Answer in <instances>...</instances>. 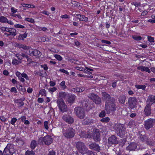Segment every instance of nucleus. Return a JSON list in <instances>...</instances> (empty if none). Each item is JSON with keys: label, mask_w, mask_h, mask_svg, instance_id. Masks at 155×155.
Here are the masks:
<instances>
[{"label": "nucleus", "mask_w": 155, "mask_h": 155, "mask_svg": "<svg viewBox=\"0 0 155 155\" xmlns=\"http://www.w3.org/2000/svg\"><path fill=\"white\" fill-rule=\"evenodd\" d=\"M59 71L61 72H63V73H64L67 74H69V73L67 71L64 70V69H60V70H59Z\"/></svg>", "instance_id": "6e6d98bb"}, {"label": "nucleus", "mask_w": 155, "mask_h": 155, "mask_svg": "<svg viewBox=\"0 0 155 155\" xmlns=\"http://www.w3.org/2000/svg\"><path fill=\"white\" fill-rule=\"evenodd\" d=\"M147 140H146V142L147 144L150 146L153 145V143L152 141L148 138H147Z\"/></svg>", "instance_id": "58836bf2"}, {"label": "nucleus", "mask_w": 155, "mask_h": 155, "mask_svg": "<svg viewBox=\"0 0 155 155\" xmlns=\"http://www.w3.org/2000/svg\"><path fill=\"white\" fill-rule=\"evenodd\" d=\"M115 99H112L111 102L105 104V110L107 113H110L111 112L116 110V106L115 104Z\"/></svg>", "instance_id": "7ed1b4c3"}, {"label": "nucleus", "mask_w": 155, "mask_h": 155, "mask_svg": "<svg viewBox=\"0 0 155 155\" xmlns=\"http://www.w3.org/2000/svg\"><path fill=\"white\" fill-rule=\"evenodd\" d=\"M57 90V88L54 87H50L48 89L49 91L50 92H51L52 93L55 91Z\"/></svg>", "instance_id": "37998d69"}, {"label": "nucleus", "mask_w": 155, "mask_h": 155, "mask_svg": "<svg viewBox=\"0 0 155 155\" xmlns=\"http://www.w3.org/2000/svg\"><path fill=\"white\" fill-rule=\"evenodd\" d=\"M137 144L135 143H133L129 144L127 147V150L130 151L135 150L137 147Z\"/></svg>", "instance_id": "6ab92c4d"}, {"label": "nucleus", "mask_w": 155, "mask_h": 155, "mask_svg": "<svg viewBox=\"0 0 155 155\" xmlns=\"http://www.w3.org/2000/svg\"><path fill=\"white\" fill-rule=\"evenodd\" d=\"M52 138L49 135H46L44 137H41L38 139V142L43 141L46 145H50L52 142Z\"/></svg>", "instance_id": "6e6552de"}, {"label": "nucleus", "mask_w": 155, "mask_h": 155, "mask_svg": "<svg viewBox=\"0 0 155 155\" xmlns=\"http://www.w3.org/2000/svg\"><path fill=\"white\" fill-rule=\"evenodd\" d=\"M10 91L11 92L15 93H16L17 92V90L15 87H13L11 88Z\"/></svg>", "instance_id": "49530a36"}, {"label": "nucleus", "mask_w": 155, "mask_h": 155, "mask_svg": "<svg viewBox=\"0 0 155 155\" xmlns=\"http://www.w3.org/2000/svg\"><path fill=\"white\" fill-rule=\"evenodd\" d=\"M135 87L137 89H141L144 90L146 88V86L143 85H136L135 86Z\"/></svg>", "instance_id": "2f4dec72"}, {"label": "nucleus", "mask_w": 155, "mask_h": 155, "mask_svg": "<svg viewBox=\"0 0 155 155\" xmlns=\"http://www.w3.org/2000/svg\"><path fill=\"white\" fill-rule=\"evenodd\" d=\"M84 88L83 87H81V88L78 87V92H81L84 91Z\"/></svg>", "instance_id": "680f3d73"}, {"label": "nucleus", "mask_w": 155, "mask_h": 155, "mask_svg": "<svg viewBox=\"0 0 155 155\" xmlns=\"http://www.w3.org/2000/svg\"><path fill=\"white\" fill-rule=\"evenodd\" d=\"M132 38L135 40L137 41H140L141 40L142 38L140 36H133Z\"/></svg>", "instance_id": "a19ab883"}, {"label": "nucleus", "mask_w": 155, "mask_h": 155, "mask_svg": "<svg viewBox=\"0 0 155 155\" xmlns=\"http://www.w3.org/2000/svg\"><path fill=\"white\" fill-rule=\"evenodd\" d=\"M90 134L89 132L82 131L80 134V135L82 137L88 138L90 137Z\"/></svg>", "instance_id": "5701e85b"}, {"label": "nucleus", "mask_w": 155, "mask_h": 155, "mask_svg": "<svg viewBox=\"0 0 155 155\" xmlns=\"http://www.w3.org/2000/svg\"><path fill=\"white\" fill-rule=\"evenodd\" d=\"M8 32L10 33V35H12L13 36H14L17 34L16 30L14 28H11Z\"/></svg>", "instance_id": "cd10ccee"}, {"label": "nucleus", "mask_w": 155, "mask_h": 155, "mask_svg": "<svg viewBox=\"0 0 155 155\" xmlns=\"http://www.w3.org/2000/svg\"><path fill=\"white\" fill-rule=\"evenodd\" d=\"M14 26L16 28H25V27L24 26L19 24L15 25H14Z\"/></svg>", "instance_id": "a18cd8bd"}, {"label": "nucleus", "mask_w": 155, "mask_h": 155, "mask_svg": "<svg viewBox=\"0 0 155 155\" xmlns=\"http://www.w3.org/2000/svg\"><path fill=\"white\" fill-rule=\"evenodd\" d=\"M93 138L95 140H98L100 137V134L98 129H95L93 130Z\"/></svg>", "instance_id": "dca6fc26"}, {"label": "nucleus", "mask_w": 155, "mask_h": 155, "mask_svg": "<svg viewBox=\"0 0 155 155\" xmlns=\"http://www.w3.org/2000/svg\"><path fill=\"white\" fill-rule=\"evenodd\" d=\"M0 120L3 122H5L6 120V118L3 116H1L0 117Z\"/></svg>", "instance_id": "774afa93"}, {"label": "nucleus", "mask_w": 155, "mask_h": 155, "mask_svg": "<svg viewBox=\"0 0 155 155\" xmlns=\"http://www.w3.org/2000/svg\"><path fill=\"white\" fill-rule=\"evenodd\" d=\"M71 3L72 4L76 6H78V5H79L78 2L75 1H71Z\"/></svg>", "instance_id": "13d9d810"}, {"label": "nucleus", "mask_w": 155, "mask_h": 155, "mask_svg": "<svg viewBox=\"0 0 155 155\" xmlns=\"http://www.w3.org/2000/svg\"><path fill=\"white\" fill-rule=\"evenodd\" d=\"M88 97L91 99L96 104H99L101 102V100L97 95L94 94H89Z\"/></svg>", "instance_id": "9d476101"}, {"label": "nucleus", "mask_w": 155, "mask_h": 155, "mask_svg": "<svg viewBox=\"0 0 155 155\" xmlns=\"http://www.w3.org/2000/svg\"><path fill=\"white\" fill-rule=\"evenodd\" d=\"M46 91L44 89H41L39 92V94L42 95H44L46 94Z\"/></svg>", "instance_id": "603ef678"}, {"label": "nucleus", "mask_w": 155, "mask_h": 155, "mask_svg": "<svg viewBox=\"0 0 155 155\" xmlns=\"http://www.w3.org/2000/svg\"><path fill=\"white\" fill-rule=\"evenodd\" d=\"M58 107L60 111L62 113L67 111V106L65 104L64 101L62 99L58 100L57 101Z\"/></svg>", "instance_id": "0eeeda50"}, {"label": "nucleus", "mask_w": 155, "mask_h": 155, "mask_svg": "<svg viewBox=\"0 0 155 155\" xmlns=\"http://www.w3.org/2000/svg\"><path fill=\"white\" fill-rule=\"evenodd\" d=\"M76 15L78 16V18L79 19L80 21H84L86 22L88 21V18L83 15H81L80 14H77Z\"/></svg>", "instance_id": "412c9836"}, {"label": "nucleus", "mask_w": 155, "mask_h": 155, "mask_svg": "<svg viewBox=\"0 0 155 155\" xmlns=\"http://www.w3.org/2000/svg\"><path fill=\"white\" fill-rule=\"evenodd\" d=\"M41 68H43L45 70H47L48 69V67L46 64L41 65Z\"/></svg>", "instance_id": "052dcab7"}, {"label": "nucleus", "mask_w": 155, "mask_h": 155, "mask_svg": "<svg viewBox=\"0 0 155 155\" xmlns=\"http://www.w3.org/2000/svg\"><path fill=\"white\" fill-rule=\"evenodd\" d=\"M94 120L88 118H86L84 119L83 121V124L85 125H88L94 123Z\"/></svg>", "instance_id": "aec40b11"}, {"label": "nucleus", "mask_w": 155, "mask_h": 155, "mask_svg": "<svg viewBox=\"0 0 155 155\" xmlns=\"http://www.w3.org/2000/svg\"><path fill=\"white\" fill-rule=\"evenodd\" d=\"M106 115L105 112L104 111H102L99 114V117H103L105 116Z\"/></svg>", "instance_id": "79ce46f5"}, {"label": "nucleus", "mask_w": 155, "mask_h": 155, "mask_svg": "<svg viewBox=\"0 0 155 155\" xmlns=\"http://www.w3.org/2000/svg\"><path fill=\"white\" fill-rule=\"evenodd\" d=\"M102 96L103 101L105 102V104L111 102L112 99H114V97L111 98L110 95L105 92L102 93Z\"/></svg>", "instance_id": "9b49d317"}, {"label": "nucleus", "mask_w": 155, "mask_h": 155, "mask_svg": "<svg viewBox=\"0 0 155 155\" xmlns=\"http://www.w3.org/2000/svg\"><path fill=\"white\" fill-rule=\"evenodd\" d=\"M89 147L90 149L94 150L99 151L100 150V147L99 145L95 143L90 144L89 145Z\"/></svg>", "instance_id": "a211bd4d"}, {"label": "nucleus", "mask_w": 155, "mask_h": 155, "mask_svg": "<svg viewBox=\"0 0 155 155\" xmlns=\"http://www.w3.org/2000/svg\"><path fill=\"white\" fill-rule=\"evenodd\" d=\"M8 19L5 16H1L0 17V22L1 23H6Z\"/></svg>", "instance_id": "c756f323"}, {"label": "nucleus", "mask_w": 155, "mask_h": 155, "mask_svg": "<svg viewBox=\"0 0 155 155\" xmlns=\"http://www.w3.org/2000/svg\"><path fill=\"white\" fill-rule=\"evenodd\" d=\"M41 53L40 51L36 49L35 50L34 55V56L38 57H39L41 56Z\"/></svg>", "instance_id": "473e14b6"}, {"label": "nucleus", "mask_w": 155, "mask_h": 155, "mask_svg": "<svg viewBox=\"0 0 155 155\" xmlns=\"http://www.w3.org/2000/svg\"><path fill=\"white\" fill-rule=\"evenodd\" d=\"M108 142L110 144H116L118 143V141L116 136L113 135L109 138Z\"/></svg>", "instance_id": "2eb2a0df"}, {"label": "nucleus", "mask_w": 155, "mask_h": 155, "mask_svg": "<svg viewBox=\"0 0 155 155\" xmlns=\"http://www.w3.org/2000/svg\"><path fill=\"white\" fill-rule=\"evenodd\" d=\"M114 129L117 134L120 137L125 134V128L124 125L121 124H116L115 125Z\"/></svg>", "instance_id": "f257e3e1"}, {"label": "nucleus", "mask_w": 155, "mask_h": 155, "mask_svg": "<svg viewBox=\"0 0 155 155\" xmlns=\"http://www.w3.org/2000/svg\"><path fill=\"white\" fill-rule=\"evenodd\" d=\"M63 120L68 124H71L74 122V120L73 118L71 116L65 114L62 117Z\"/></svg>", "instance_id": "ddd939ff"}, {"label": "nucleus", "mask_w": 155, "mask_h": 155, "mask_svg": "<svg viewBox=\"0 0 155 155\" xmlns=\"http://www.w3.org/2000/svg\"><path fill=\"white\" fill-rule=\"evenodd\" d=\"M148 40L151 42H154V38L150 36H148L147 37Z\"/></svg>", "instance_id": "3c124183"}, {"label": "nucleus", "mask_w": 155, "mask_h": 155, "mask_svg": "<svg viewBox=\"0 0 155 155\" xmlns=\"http://www.w3.org/2000/svg\"><path fill=\"white\" fill-rule=\"evenodd\" d=\"M110 120L109 118L107 117L102 118L100 121L103 123H107Z\"/></svg>", "instance_id": "c9c22d12"}, {"label": "nucleus", "mask_w": 155, "mask_h": 155, "mask_svg": "<svg viewBox=\"0 0 155 155\" xmlns=\"http://www.w3.org/2000/svg\"><path fill=\"white\" fill-rule=\"evenodd\" d=\"M50 85L51 86L53 87L56 84L55 83L52 81H51L49 82Z\"/></svg>", "instance_id": "e2e57ef3"}, {"label": "nucleus", "mask_w": 155, "mask_h": 155, "mask_svg": "<svg viewBox=\"0 0 155 155\" xmlns=\"http://www.w3.org/2000/svg\"><path fill=\"white\" fill-rule=\"evenodd\" d=\"M125 100L126 97L124 95H121L119 98V102L121 104H124Z\"/></svg>", "instance_id": "393cba45"}, {"label": "nucleus", "mask_w": 155, "mask_h": 155, "mask_svg": "<svg viewBox=\"0 0 155 155\" xmlns=\"http://www.w3.org/2000/svg\"><path fill=\"white\" fill-rule=\"evenodd\" d=\"M74 112L77 117L81 119H83L85 116V113L81 107H77L74 108Z\"/></svg>", "instance_id": "423d86ee"}, {"label": "nucleus", "mask_w": 155, "mask_h": 155, "mask_svg": "<svg viewBox=\"0 0 155 155\" xmlns=\"http://www.w3.org/2000/svg\"><path fill=\"white\" fill-rule=\"evenodd\" d=\"M17 46L19 48H22L25 50L28 49L29 48V47L25 45H23L21 44H17Z\"/></svg>", "instance_id": "a878e982"}, {"label": "nucleus", "mask_w": 155, "mask_h": 155, "mask_svg": "<svg viewBox=\"0 0 155 155\" xmlns=\"http://www.w3.org/2000/svg\"><path fill=\"white\" fill-rule=\"evenodd\" d=\"M55 58L59 61H61L62 60V57L60 55L55 54L54 55Z\"/></svg>", "instance_id": "de8ad7c7"}, {"label": "nucleus", "mask_w": 155, "mask_h": 155, "mask_svg": "<svg viewBox=\"0 0 155 155\" xmlns=\"http://www.w3.org/2000/svg\"><path fill=\"white\" fill-rule=\"evenodd\" d=\"M137 69L139 70H141V71L142 72L145 71L149 73H150V69L147 67L141 66L138 67Z\"/></svg>", "instance_id": "4be33fe9"}, {"label": "nucleus", "mask_w": 155, "mask_h": 155, "mask_svg": "<svg viewBox=\"0 0 155 155\" xmlns=\"http://www.w3.org/2000/svg\"><path fill=\"white\" fill-rule=\"evenodd\" d=\"M25 20L31 23H34L35 22L34 19L32 18H25Z\"/></svg>", "instance_id": "09e8293b"}, {"label": "nucleus", "mask_w": 155, "mask_h": 155, "mask_svg": "<svg viewBox=\"0 0 155 155\" xmlns=\"http://www.w3.org/2000/svg\"><path fill=\"white\" fill-rule=\"evenodd\" d=\"M74 130L72 128L69 127L63 130V135L66 138H71L73 137L74 134Z\"/></svg>", "instance_id": "f03ea898"}, {"label": "nucleus", "mask_w": 155, "mask_h": 155, "mask_svg": "<svg viewBox=\"0 0 155 155\" xmlns=\"http://www.w3.org/2000/svg\"><path fill=\"white\" fill-rule=\"evenodd\" d=\"M101 42L104 43H105L109 45L111 44V42L110 41L104 40H101Z\"/></svg>", "instance_id": "bf43d9fd"}, {"label": "nucleus", "mask_w": 155, "mask_h": 155, "mask_svg": "<svg viewBox=\"0 0 155 155\" xmlns=\"http://www.w3.org/2000/svg\"><path fill=\"white\" fill-rule=\"evenodd\" d=\"M35 50V49H30L29 50V53L28 54V55L31 56H34V55Z\"/></svg>", "instance_id": "4c0bfd02"}, {"label": "nucleus", "mask_w": 155, "mask_h": 155, "mask_svg": "<svg viewBox=\"0 0 155 155\" xmlns=\"http://www.w3.org/2000/svg\"><path fill=\"white\" fill-rule=\"evenodd\" d=\"M68 101L70 103H73L75 100L74 96L72 95H68Z\"/></svg>", "instance_id": "7c9ffc66"}, {"label": "nucleus", "mask_w": 155, "mask_h": 155, "mask_svg": "<svg viewBox=\"0 0 155 155\" xmlns=\"http://www.w3.org/2000/svg\"><path fill=\"white\" fill-rule=\"evenodd\" d=\"M25 155H35V154L33 151L27 150L26 151Z\"/></svg>", "instance_id": "e433bc0d"}, {"label": "nucleus", "mask_w": 155, "mask_h": 155, "mask_svg": "<svg viewBox=\"0 0 155 155\" xmlns=\"http://www.w3.org/2000/svg\"><path fill=\"white\" fill-rule=\"evenodd\" d=\"M65 82L64 81H62L60 83V85L61 89L64 90L67 88V86L65 85Z\"/></svg>", "instance_id": "f704fd0d"}, {"label": "nucleus", "mask_w": 155, "mask_h": 155, "mask_svg": "<svg viewBox=\"0 0 155 155\" xmlns=\"http://www.w3.org/2000/svg\"><path fill=\"white\" fill-rule=\"evenodd\" d=\"M17 120V119L15 117H13L11 121V124L12 125H14Z\"/></svg>", "instance_id": "8fccbe9b"}, {"label": "nucleus", "mask_w": 155, "mask_h": 155, "mask_svg": "<svg viewBox=\"0 0 155 155\" xmlns=\"http://www.w3.org/2000/svg\"><path fill=\"white\" fill-rule=\"evenodd\" d=\"M146 103H149L151 105L153 104H155V96L153 95H149L147 98Z\"/></svg>", "instance_id": "f3484780"}, {"label": "nucleus", "mask_w": 155, "mask_h": 155, "mask_svg": "<svg viewBox=\"0 0 155 155\" xmlns=\"http://www.w3.org/2000/svg\"><path fill=\"white\" fill-rule=\"evenodd\" d=\"M68 94L64 92H60L58 94V97H61V99L63 98H66L68 97Z\"/></svg>", "instance_id": "b1692460"}, {"label": "nucleus", "mask_w": 155, "mask_h": 155, "mask_svg": "<svg viewBox=\"0 0 155 155\" xmlns=\"http://www.w3.org/2000/svg\"><path fill=\"white\" fill-rule=\"evenodd\" d=\"M21 77L25 78L26 80H28L29 78L27 74L24 73H23L21 74Z\"/></svg>", "instance_id": "864d4df0"}, {"label": "nucleus", "mask_w": 155, "mask_h": 155, "mask_svg": "<svg viewBox=\"0 0 155 155\" xmlns=\"http://www.w3.org/2000/svg\"><path fill=\"white\" fill-rule=\"evenodd\" d=\"M21 63V61L20 62L18 61L16 59H14L12 61V64L14 65H18L19 63Z\"/></svg>", "instance_id": "ea45409f"}, {"label": "nucleus", "mask_w": 155, "mask_h": 155, "mask_svg": "<svg viewBox=\"0 0 155 155\" xmlns=\"http://www.w3.org/2000/svg\"><path fill=\"white\" fill-rule=\"evenodd\" d=\"M21 73L17 71L16 73V75L18 77V78H20L21 76Z\"/></svg>", "instance_id": "0e129e2a"}, {"label": "nucleus", "mask_w": 155, "mask_h": 155, "mask_svg": "<svg viewBox=\"0 0 155 155\" xmlns=\"http://www.w3.org/2000/svg\"><path fill=\"white\" fill-rule=\"evenodd\" d=\"M147 137L145 135H142L140 136V139L143 142H146L147 140Z\"/></svg>", "instance_id": "72a5a7b5"}, {"label": "nucleus", "mask_w": 155, "mask_h": 155, "mask_svg": "<svg viewBox=\"0 0 155 155\" xmlns=\"http://www.w3.org/2000/svg\"><path fill=\"white\" fill-rule=\"evenodd\" d=\"M27 36V33L25 32V33L22 34H20L18 37V39L19 40H24L26 38Z\"/></svg>", "instance_id": "bb28decb"}, {"label": "nucleus", "mask_w": 155, "mask_h": 155, "mask_svg": "<svg viewBox=\"0 0 155 155\" xmlns=\"http://www.w3.org/2000/svg\"><path fill=\"white\" fill-rule=\"evenodd\" d=\"M84 73H86V74H92V73L89 71L88 70H85V69H84V70L83 71Z\"/></svg>", "instance_id": "69168bd1"}, {"label": "nucleus", "mask_w": 155, "mask_h": 155, "mask_svg": "<svg viewBox=\"0 0 155 155\" xmlns=\"http://www.w3.org/2000/svg\"><path fill=\"white\" fill-rule=\"evenodd\" d=\"M48 155H55V153L54 151H51L49 152Z\"/></svg>", "instance_id": "338daca9"}, {"label": "nucleus", "mask_w": 155, "mask_h": 155, "mask_svg": "<svg viewBox=\"0 0 155 155\" xmlns=\"http://www.w3.org/2000/svg\"><path fill=\"white\" fill-rule=\"evenodd\" d=\"M34 73L35 75H38L39 76H41L42 75V74L40 72H39L37 71H35Z\"/></svg>", "instance_id": "4d7b16f0"}, {"label": "nucleus", "mask_w": 155, "mask_h": 155, "mask_svg": "<svg viewBox=\"0 0 155 155\" xmlns=\"http://www.w3.org/2000/svg\"><path fill=\"white\" fill-rule=\"evenodd\" d=\"M15 152L13 145L8 144L4 150L3 154L4 155H13Z\"/></svg>", "instance_id": "20e7f679"}, {"label": "nucleus", "mask_w": 155, "mask_h": 155, "mask_svg": "<svg viewBox=\"0 0 155 155\" xmlns=\"http://www.w3.org/2000/svg\"><path fill=\"white\" fill-rule=\"evenodd\" d=\"M88 101L84 100L82 103V105L83 107H87L88 106Z\"/></svg>", "instance_id": "c03bdc74"}, {"label": "nucleus", "mask_w": 155, "mask_h": 155, "mask_svg": "<svg viewBox=\"0 0 155 155\" xmlns=\"http://www.w3.org/2000/svg\"><path fill=\"white\" fill-rule=\"evenodd\" d=\"M137 100L135 97H130L129 98L128 103L129 106L131 109L135 107L137 105Z\"/></svg>", "instance_id": "f8f14e48"}, {"label": "nucleus", "mask_w": 155, "mask_h": 155, "mask_svg": "<svg viewBox=\"0 0 155 155\" xmlns=\"http://www.w3.org/2000/svg\"><path fill=\"white\" fill-rule=\"evenodd\" d=\"M37 145L36 141L35 140H33L31 142L30 147L32 149H34Z\"/></svg>", "instance_id": "c85d7f7f"}, {"label": "nucleus", "mask_w": 155, "mask_h": 155, "mask_svg": "<svg viewBox=\"0 0 155 155\" xmlns=\"http://www.w3.org/2000/svg\"><path fill=\"white\" fill-rule=\"evenodd\" d=\"M151 105L149 103H147L144 109L145 114L147 116L150 115L151 113Z\"/></svg>", "instance_id": "4468645a"}, {"label": "nucleus", "mask_w": 155, "mask_h": 155, "mask_svg": "<svg viewBox=\"0 0 155 155\" xmlns=\"http://www.w3.org/2000/svg\"><path fill=\"white\" fill-rule=\"evenodd\" d=\"M155 123L154 119L150 118L144 122V127L147 130H149L153 127Z\"/></svg>", "instance_id": "1a4fd4ad"}, {"label": "nucleus", "mask_w": 155, "mask_h": 155, "mask_svg": "<svg viewBox=\"0 0 155 155\" xmlns=\"http://www.w3.org/2000/svg\"><path fill=\"white\" fill-rule=\"evenodd\" d=\"M76 147L79 152L83 154L86 153L88 150L87 148L84 144L81 142H78L76 143Z\"/></svg>", "instance_id": "39448f33"}, {"label": "nucleus", "mask_w": 155, "mask_h": 155, "mask_svg": "<svg viewBox=\"0 0 155 155\" xmlns=\"http://www.w3.org/2000/svg\"><path fill=\"white\" fill-rule=\"evenodd\" d=\"M44 126L45 129L48 130V123L47 121H45L44 122Z\"/></svg>", "instance_id": "5fc2aeb1"}]
</instances>
